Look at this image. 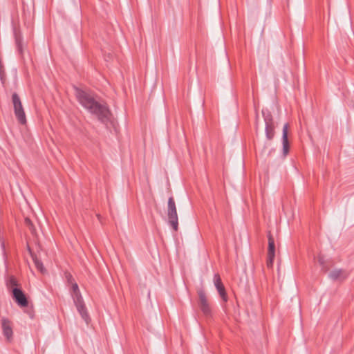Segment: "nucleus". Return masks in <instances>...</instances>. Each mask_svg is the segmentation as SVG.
Here are the masks:
<instances>
[{
  "label": "nucleus",
  "instance_id": "nucleus-15",
  "mask_svg": "<svg viewBox=\"0 0 354 354\" xmlns=\"http://www.w3.org/2000/svg\"><path fill=\"white\" fill-rule=\"evenodd\" d=\"M19 286V284L14 276H10L6 281V286L8 289L10 290L15 287H18Z\"/></svg>",
  "mask_w": 354,
  "mask_h": 354
},
{
  "label": "nucleus",
  "instance_id": "nucleus-9",
  "mask_svg": "<svg viewBox=\"0 0 354 354\" xmlns=\"http://www.w3.org/2000/svg\"><path fill=\"white\" fill-rule=\"evenodd\" d=\"M1 327L3 335L8 342H10L12 339L13 335L11 322L7 318H2Z\"/></svg>",
  "mask_w": 354,
  "mask_h": 354
},
{
  "label": "nucleus",
  "instance_id": "nucleus-2",
  "mask_svg": "<svg viewBox=\"0 0 354 354\" xmlns=\"http://www.w3.org/2000/svg\"><path fill=\"white\" fill-rule=\"evenodd\" d=\"M167 217L168 223L172 227L174 231L178 230V217L177 214V209L176 206L175 201L173 196H171L168 199L167 203Z\"/></svg>",
  "mask_w": 354,
  "mask_h": 354
},
{
  "label": "nucleus",
  "instance_id": "nucleus-20",
  "mask_svg": "<svg viewBox=\"0 0 354 354\" xmlns=\"http://www.w3.org/2000/svg\"><path fill=\"white\" fill-rule=\"evenodd\" d=\"M71 286L70 288V293L71 294L80 290L79 286L76 282L71 284Z\"/></svg>",
  "mask_w": 354,
  "mask_h": 354
},
{
  "label": "nucleus",
  "instance_id": "nucleus-8",
  "mask_svg": "<svg viewBox=\"0 0 354 354\" xmlns=\"http://www.w3.org/2000/svg\"><path fill=\"white\" fill-rule=\"evenodd\" d=\"M214 282L220 297L222 298L223 301L226 302L227 301V295L218 274H214Z\"/></svg>",
  "mask_w": 354,
  "mask_h": 354
},
{
  "label": "nucleus",
  "instance_id": "nucleus-3",
  "mask_svg": "<svg viewBox=\"0 0 354 354\" xmlns=\"http://www.w3.org/2000/svg\"><path fill=\"white\" fill-rule=\"evenodd\" d=\"M71 297L73 298L74 304L75 305L77 310L78 313L80 314L82 318L86 322V324H88L90 321V317L88 313L80 290L73 292L71 294Z\"/></svg>",
  "mask_w": 354,
  "mask_h": 354
},
{
  "label": "nucleus",
  "instance_id": "nucleus-22",
  "mask_svg": "<svg viewBox=\"0 0 354 354\" xmlns=\"http://www.w3.org/2000/svg\"><path fill=\"white\" fill-rule=\"evenodd\" d=\"M322 266V270L324 272H328V270H329V267L330 266L328 265V261L325 262V263L324 264V266Z\"/></svg>",
  "mask_w": 354,
  "mask_h": 354
},
{
  "label": "nucleus",
  "instance_id": "nucleus-1",
  "mask_svg": "<svg viewBox=\"0 0 354 354\" xmlns=\"http://www.w3.org/2000/svg\"><path fill=\"white\" fill-rule=\"evenodd\" d=\"M75 91L78 102L90 113L95 115L106 125L111 122L113 115L106 103L101 102L99 97L90 91L75 87Z\"/></svg>",
  "mask_w": 354,
  "mask_h": 354
},
{
  "label": "nucleus",
  "instance_id": "nucleus-5",
  "mask_svg": "<svg viewBox=\"0 0 354 354\" xmlns=\"http://www.w3.org/2000/svg\"><path fill=\"white\" fill-rule=\"evenodd\" d=\"M197 293L198 296V304L203 314L206 317H212V308L207 300L205 290L203 289H200L197 291Z\"/></svg>",
  "mask_w": 354,
  "mask_h": 354
},
{
  "label": "nucleus",
  "instance_id": "nucleus-10",
  "mask_svg": "<svg viewBox=\"0 0 354 354\" xmlns=\"http://www.w3.org/2000/svg\"><path fill=\"white\" fill-rule=\"evenodd\" d=\"M288 123H286L283 125V131H282V145H283V156H286L289 153L290 150V143L288 140Z\"/></svg>",
  "mask_w": 354,
  "mask_h": 354
},
{
  "label": "nucleus",
  "instance_id": "nucleus-12",
  "mask_svg": "<svg viewBox=\"0 0 354 354\" xmlns=\"http://www.w3.org/2000/svg\"><path fill=\"white\" fill-rule=\"evenodd\" d=\"M268 255L275 256V244L274 240L270 232L268 235Z\"/></svg>",
  "mask_w": 354,
  "mask_h": 354
},
{
  "label": "nucleus",
  "instance_id": "nucleus-11",
  "mask_svg": "<svg viewBox=\"0 0 354 354\" xmlns=\"http://www.w3.org/2000/svg\"><path fill=\"white\" fill-rule=\"evenodd\" d=\"M348 275L349 273L346 270L335 269L329 273L328 277L333 281H344Z\"/></svg>",
  "mask_w": 354,
  "mask_h": 354
},
{
  "label": "nucleus",
  "instance_id": "nucleus-4",
  "mask_svg": "<svg viewBox=\"0 0 354 354\" xmlns=\"http://www.w3.org/2000/svg\"><path fill=\"white\" fill-rule=\"evenodd\" d=\"M12 102L15 117L21 124H26V117L19 96L17 93L12 95Z\"/></svg>",
  "mask_w": 354,
  "mask_h": 354
},
{
  "label": "nucleus",
  "instance_id": "nucleus-18",
  "mask_svg": "<svg viewBox=\"0 0 354 354\" xmlns=\"http://www.w3.org/2000/svg\"><path fill=\"white\" fill-rule=\"evenodd\" d=\"M274 257H275V256L268 255L266 265L268 268H272Z\"/></svg>",
  "mask_w": 354,
  "mask_h": 354
},
{
  "label": "nucleus",
  "instance_id": "nucleus-23",
  "mask_svg": "<svg viewBox=\"0 0 354 354\" xmlns=\"http://www.w3.org/2000/svg\"><path fill=\"white\" fill-rule=\"evenodd\" d=\"M1 247H2V248L4 250V247H5V245H4V243H3V242H2V243H1Z\"/></svg>",
  "mask_w": 354,
  "mask_h": 354
},
{
  "label": "nucleus",
  "instance_id": "nucleus-19",
  "mask_svg": "<svg viewBox=\"0 0 354 354\" xmlns=\"http://www.w3.org/2000/svg\"><path fill=\"white\" fill-rule=\"evenodd\" d=\"M65 276H66V281H67V283H68V285H71L75 282L74 278L73 277V276L71 273L66 272L65 274Z\"/></svg>",
  "mask_w": 354,
  "mask_h": 354
},
{
  "label": "nucleus",
  "instance_id": "nucleus-17",
  "mask_svg": "<svg viewBox=\"0 0 354 354\" xmlns=\"http://www.w3.org/2000/svg\"><path fill=\"white\" fill-rule=\"evenodd\" d=\"M25 225L28 227L29 230L31 232L32 234H34L36 232V229L31 221V220L28 218H25Z\"/></svg>",
  "mask_w": 354,
  "mask_h": 354
},
{
  "label": "nucleus",
  "instance_id": "nucleus-6",
  "mask_svg": "<svg viewBox=\"0 0 354 354\" xmlns=\"http://www.w3.org/2000/svg\"><path fill=\"white\" fill-rule=\"evenodd\" d=\"M12 297L13 300L20 307H27L28 306V300L25 292L21 288L15 287L11 290Z\"/></svg>",
  "mask_w": 354,
  "mask_h": 354
},
{
  "label": "nucleus",
  "instance_id": "nucleus-7",
  "mask_svg": "<svg viewBox=\"0 0 354 354\" xmlns=\"http://www.w3.org/2000/svg\"><path fill=\"white\" fill-rule=\"evenodd\" d=\"M14 37L15 40L16 49L21 58H24V44L21 32L19 28H14Z\"/></svg>",
  "mask_w": 354,
  "mask_h": 354
},
{
  "label": "nucleus",
  "instance_id": "nucleus-21",
  "mask_svg": "<svg viewBox=\"0 0 354 354\" xmlns=\"http://www.w3.org/2000/svg\"><path fill=\"white\" fill-rule=\"evenodd\" d=\"M317 261H318V263H319L320 266H324V264L325 263V262H326L327 261L325 259L324 257L322 254H319L317 257Z\"/></svg>",
  "mask_w": 354,
  "mask_h": 354
},
{
  "label": "nucleus",
  "instance_id": "nucleus-16",
  "mask_svg": "<svg viewBox=\"0 0 354 354\" xmlns=\"http://www.w3.org/2000/svg\"><path fill=\"white\" fill-rule=\"evenodd\" d=\"M32 259H33L34 263H35L36 268H37V270H39L42 273L44 272V271L46 270L43 266L42 262L39 259H38L36 257H32Z\"/></svg>",
  "mask_w": 354,
  "mask_h": 354
},
{
  "label": "nucleus",
  "instance_id": "nucleus-13",
  "mask_svg": "<svg viewBox=\"0 0 354 354\" xmlns=\"http://www.w3.org/2000/svg\"><path fill=\"white\" fill-rule=\"evenodd\" d=\"M262 115L265 122V125L274 124L271 112L268 109L262 110Z\"/></svg>",
  "mask_w": 354,
  "mask_h": 354
},
{
  "label": "nucleus",
  "instance_id": "nucleus-14",
  "mask_svg": "<svg viewBox=\"0 0 354 354\" xmlns=\"http://www.w3.org/2000/svg\"><path fill=\"white\" fill-rule=\"evenodd\" d=\"M265 132L266 138L268 140H271L274 137L275 131H274V124H266L265 125Z\"/></svg>",
  "mask_w": 354,
  "mask_h": 354
}]
</instances>
